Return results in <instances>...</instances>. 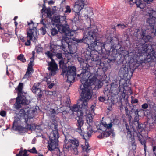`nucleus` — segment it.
Instances as JSON below:
<instances>
[{
    "instance_id": "nucleus-1",
    "label": "nucleus",
    "mask_w": 156,
    "mask_h": 156,
    "mask_svg": "<svg viewBox=\"0 0 156 156\" xmlns=\"http://www.w3.org/2000/svg\"><path fill=\"white\" fill-rule=\"evenodd\" d=\"M82 76L80 80L82 84L80 86L81 90L82 91L81 95L82 98L81 100L82 101L81 114L87 116L86 121L87 123L90 126L92 124L93 117L94 116V108L95 106L92 105L87 110V99L91 98V87L93 85L98 86L100 87L102 86V83L101 80L97 79L98 73L97 71L91 73L88 70L83 69L81 74Z\"/></svg>"
},
{
    "instance_id": "nucleus-2",
    "label": "nucleus",
    "mask_w": 156,
    "mask_h": 156,
    "mask_svg": "<svg viewBox=\"0 0 156 156\" xmlns=\"http://www.w3.org/2000/svg\"><path fill=\"white\" fill-rule=\"evenodd\" d=\"M58 28L60 31L64 33L66 36L64 40L68 44L70 53L71 54H74L76 51H72V46L69 45L67 39L69 41V39L72 40L78 43L83 42L86 44L89 48L92 51H100L104 48L103 43L99 41L98 30L95 25L89 28L87 31L84 33L83 38L80 39L75 37L76 35L75 32L70 31L68 25H67L65 27L60 26Z\"/></svg>"
},
{
    "instance_id": "nucleus-3",
    "label": "nucleus",
    "mask_w": 156,
    "mask_h": 156,
    "mask_svg": "<svg viewBox=\"0 0 156 156\" xmlns=\"http://www.w3.org/2000/svg\"><path fill=\"white\" fill-rule=\"evenodd\" d=\"M146 16L148 17L146 20V22L149 24L150 27V29L149 30L148 29H145L143 28L141 30V31L139 29H136V31L134 34L136 35L139 32L140 36L145 42H147L152 39V37L149 34H153L154 35H155L154 33L152 32L153 30H152V27L150 26V24L147 22V20L148 19H151V20H155V22L153 25L154 27V29H156V27H155V26H156V12L154 11L153 10H150L148 11Z\"/></svg>"
},
{
    "instance_id": "nucleus-4",
    "label": "nucleus",
    "mask_w": 156,
    "mask_h": 156,
    "mask_svg": "<svg viewBox=\"0 0 156 156\" xmlns=\"http://www.w3.org/2000/svg\"><path fill=\"white\" fill-rule=\"evenodd\" d=\"M50 127L52 131L49 136V140L48 141V148L50 151H51L55 149L58 145L59 135L57 123H52Z\"/></svg>"
},
{
    "instance_id": "nucleus-5",
    "label": "nucleus",
    "mask_w": 156,
    "mask_h": 156,
    "mask_svg": "<svg viewBox=\"0 0 156 156\" xmlns=\"http://www.w3.org/2000/svg\"><path fill=\"white\" fill-rule=\"evenodd\" d=\"M50 47V51L45 52V54L51 60V62H48L49 67H48V69L50 71L51 75H54L56 74V71L58 69V65L55 63L52 57L56 54L57 49L59 48V46L52 45H51Z\"/></svg>"
},
{
    "instance_id": "nucleus-6",
    "label": "nucleus",
    "mask_w": 156,
    "mask_h": 156,
    "mask_svg": "<svg viewBox=\"0 0 156 156\" xmlns=\"http://www.w3.org/2000/svg\"><path fill=\"white\" fill-rule=\"evenodd\" d=\"M23 87V83H20L15 90L17 91L18 97L16 98V102L14 104V108L16 109H19L21 106V105H28L30 101L26 99V97L23 94L22 90Z\"/></svg>"
},
{
    "instance_id": "nucleus-7",
    "label": "nucleus",
    "mask_w": 156,
    "mask_h": 156,
    "mask_svg": "<svg viewBox=\"0 0 156 156\" xmlns=\"http://www.w3.org/2000/svg\"><path fill=\"white\" fill-rule=\"evenodd\" d=\"M103 43L104 44V48L100 50V51H103V49H104L106 52V54H107V55L108 56L111 55L112 56H114V55L116 54L117 51L116 49L114 48H111L110 49V50L112 49V51H110L109 50H107L105 48V45L104 44V43ZM92 51L90 53V55L89 56V58H88V57L87 58V57L86 56V59L87 63L91 62V61L96 62L98 61L99 59V57L98 56V55L96 54H94L93 51L97 52L98 51H96L95 50Z\"/></svg>"
},
{
    "instance_id": "nucleus-8",
    "label": "nucleus",
    "mask_w": 156,
    "mask_h": 156,
    "mask_svg": "<svg viewBox=\"0 0 156 156\" xmlns=\"http://www.w3.org/2000/svg\"><path fill=\"white\" fill-rule=\"evenodd\" d=\"M28 25L29 26V29L27 30V42H26V38L25 37H23L21 39L22 41L25 42V44L27 46L30 45V41L33 37V33L36 31V28L34 27V23L32 21H31L30 22H28Z\"/></svg>"
},
{
    "instance_id": "nucleus-9",
    "label": "nucleus",
    "mask_w": 156,
    "mask_h": 156,
    "mask_svg": "<svg viewBox=\"0 0 156 156\" xmlns=\"http://www.w3.org/2000/svg\"><path fill=\"white\" fill-rule=\"evenodd\" d=\"M76 68L74 66H68L67 71L65 74V75L67 78V81L72 83L74 82L76 76Z\"/></svg>"
},
{
    "instance_id": "nucleus-10",
    "label": "nucleus",
    "mask_w": 156,
    "mask_h": 156,
    "mask_svg": "<svg viewBox=\"0 0 156 156\" xmlns=\"http://www.w3.org/2000/svg\"><path fill=\"white\" fill-rule=\"evenodd\" d=\"M124 90L125 87L124 85L121 87L119 81L114 80L111 84L110 90L113 94H117L120 91L124 92Z\"/></svg>"
},
{
    "instance_id": "nucleus-11",
    "label": "nucleus",
    "mask_w": 156,
    "mask_h": 156,
    "mask_svg": "<svg viewBox=\"0 0 156 156\" xmlns=\"http://www.w3.org/2000/svg\"><path fill=\"white\" fill-rule=\"evenodd\" d=\"M88 131L86 133H85V136H86V137L85 135H83V138L85 140V145H82V147L84 151L88 152L90 149V147L89 146L88 140L91 136V134L93 132L92 129L90 127L88 128Z\"/></svg>"
},
{
    "instance_id": "nucleus-12",
    "label": "nucleus",
    "mask_w": 156,
    "mask_h": 156,
    "mask_svg": "<svg viewBox=\"0 0 156 156\" xmlns=\"http://www.w3.org/2000/svg\"><path fill=\"white\" fill-rule=\"evenodd\" d=\"M28 108H23L21 110V111L23 112L24 114L27 115V118L25 119V122L27 124L25 128H24L26 130H28L32 131L33 130H34L35 128V126L33 124H27V122L28 121V119H30L31 118H32L33 117L29 116V113L30 112V108L29 107H28Z\"/></svg>"
},
{
    "instance_id": "nucleus-13",
    "label": "nucleus",
    "mask_w": 156,
    "mask_h": 156,
    "mask_svg": "<svg viewBox=\"0 0 156 156\" xmlns=\"http://www.w3.org/2000/svg\"><path fill=\"white\" fill-rule=\"evenodd\" d=\"M132 74V72L131 71L129 72L128 68L126 67L121 68L119 73V76L122 78L127 79L131 78Z\"/></svg>"
},
{
    "instance_id": "nucleus-14",
    "label": "nucleus",
    "mask_w": 156,
    "mask_h": 156,
    "mask_svg": "<svg viewBox=\"0 0 156 156\" xmlns=\"http://www.w3.org/2000/svg\"><path fill=\"white\" fill-rule=\"evenodd\" d=\"M65 20L66 17L61 16L60 15L53 16V18L52 20L54 22L57 23H63V24H58L56 26L59 31L62 33H62L59 30L58 27L60 26H62L64 27H66V25H68L67 22Z\"/></svg>"
},
{
    "instance_id": "nucleus-15",
    "label": "nucleus",
    "mask_w": 156,
    "mask_h": 156,
    "mask_svg": "<svg viewBox=\"0 0 156 156\" xmlns=\"http://www.w3.org/2000/svg\"><path fill=\"white\" fill-rule=\"evenodd\" d=\"M86 5V0H78L75 3L73 10L76 13H79Z\"/></svg>"
},
{
    "instance_id": "nucleus-16",
    "label": "nucleus",
    "mask_w": 156,
    "mask_h": 156,
    "mask_svg": "<svg viewBox=\"0 0 156 156\" xmlns=\"http://www.w3.org/2000/svg\"><path fill=\"white\" fill-rule=\"evenodd\" d=\"M132 127L134 132L137 131L139 132L142 131L143 129V128L141 127V124L139 123V115H136L134 118Z\"/></svg>"
},
{
    "instance_id": "nucleus-17",
    "label": "nucleus",
    "mask_w": 156,
    "mask_h": 156,
    "mask_svg": "<svg viewBox=\"0 0 156 156\" xmlns=\"http://www.w3.org/2000/svg\"><path fill=\"white\" fill-rule=\"evenodd\" d=\"M69 141H71V143L72 145V146L73 147V154L75 155H77L78 154L77 148L79 145V141L76 138H74L73 139H69Z\"/></svg>"
},
{
    "instance_id": "nucleus-18",
    "label": "nucleus",
    "mask_w": 156,
    "mask_h": 156,
    "mask_svg": "<svg viewBox=\"0 0 156 156\" xmlns=\"http://www.w3.org/2000/svg\"><path fill=\"white\" fill-rule=\"evenodd\" d=\"M81 105H79L78 106L77 105H75L72 107H68L67 108L70 112H72V115H73V112H77L78 113H80V116H83L81 112L82 111V109H81Z\"/></svg>"
},
{
    "instance_id": "nucleus-19",
    "label": "nucleus",
    "mask_w": 156,
    "mask_h": 156,
    "mask_svg": "<svg viewBox=\"0 0 156 156\" xmlns=\"http://www.w3.org/2000/svg\"><path fill=\"white\" fill-rule=\"evenodd\" d=\"M153 0H136L135 3L137 7L143 9L146 5L145 2L147 3H150Z\"/></svg>"
},
{
    "instance_id": "nucleus-20",
    "label": "nucleus",
    "mask_w": 156,
    "mask_h": 156,
    "mask_svg": "<svg viewBox=\"0 0 156 156\" xmlns=\"http://www.w3.org/2000/svg\"><path fill=\"white\" fill-rule=\"evenodd\" d=\"M63 147L64 148L71 150L73 153L74 152L73 151V147L72 146L71 141H69V139L67 140L66 138L65 139V144L63 146Z\"/></svg>"
},
{
    "instance_id": "nucleus-21",
    "label": "nucleus",
    "mask_w": 156,
    "mask_h": 156,
    "mask_svg": "<svg viewBox=\"0 0 156 156\" xmlns=\"http://www.w3.org/2000/svg\"><path fill=\"white\" fill-rule=\"evenodd\" d=\"M59 67L62 70V74L64 76L65 73H66V71L67 70L66 65L64 63V60L63 59H61L59 61Z\"/></svg>"
},
{
    "instance_id": "nucleus-22",
    "label": "nucleus",
    "mask_w": 156,
    "mask_h": 156,
    "mask_svg": "<svg viewBox=\"0 0 156 156\" xmlns=\"http://www.w3.org/2000/svg\"><path fill=\"white\" fill-rule=\"evenodd\" d=\"M40 83H35L32 88V91L34 93H36L38 91H41V89L39 87Z\"/></svg>"
},
{
    "instance_id": "nucleus-23",
    "label": "nucleus",
    "mask_w": 156,
    "mask_h": 156,
    "mask_svg": "<svg viewBox=\"0 0 156 156\" xmlns=\"http://www.w3.org/2000/svg\"><path fill=\"white\" fill-rule=\"evenodd\" d=\"M101 125L103 126V130L104 132L106 131L107 130L111 129L112 126V125L111 122L108 124H107L105 122H102Z\"/></svg>"
},
{
    "instance_id": "nucleus-24",
    "label": "nucleus",
    "mask_w": 156,
    "mask_h": 156,
    "mask_svg": "<svg viewBox=\"0 0 156 156\" xmlns=\"http://www.w3.org/2000/svg\"><path fill=\"white\" fill-rule=\"evenodd\" d=\"M82 116L80 115V116L78 117V119L77 120V126H80L81 127L83 125L84 122L83 120L82 117Z\"/></svg>"
},
{
    "instance_id": "nucleus-25",
    "label": "nucleus",
    "mask_w": 156,
    "mask_h": 156,
    "mask_svg": "<svg viewBox=\"0 0 156 156\" xmlns=\"http://www.w3.org/2000/svg\"><path fill=\"white\" fill-rule=\"evenodd\" d=\"M89 125V127H88L87 128V130L86 131V133H84V134H83V133L82 132V130L81 129V127H80V126H78V128L76 129V131L78 132L82 136V137L83 138V135H85V134L86 133H87V132L88 131V128L90 127L92 129V126L91 125L90 126ZM85 136V137H86V136Z\"/></svg>"
},
{
    "instance_id": "nucleus-26",
    "label": "nucleus",
    "mask_w": 156,
    "mask_h": 156,
    "mask_svg": "<svg viewBox=\"0 0 156 156\" xmlns=\"http://www.w3.org/2000/svg\"><path fill=\"white\" fill-rule=\"evenodd\" d=\"M33 72V69H32L30 68H27L26 73L25 75V77L26 78H28L30 77V74L31 73Z\"/></svg>"
},
{
    "instance_id": "nucleus-27",
    "label": "nucleus",
    "mask_w": 156,
    "mask_h": 156,
    "mask_svg": "<svg viewBox=\"0 0 156 156\" xmlns=\"http://www.w3.org/2000/svg\"><path fill=\"white\" fill-rule=\"evenodd\" d=\"M102 122H101L97 123L96 124V126L98 130H100L102 131V133H103L104 132V130H103V129H104V128H103V126L101 125Z\"/></svg>"
},
{
    "instance_id": "nucleus-28",
    "label": "nucleus",
    "mask_w": 156,
    "mask_h": 156,
    "mask_svg": "<svg viewBox=\"0 0 156 156\" xmlns=\"http://www.w3.org/2000/svg\"><path fill=\"white\" fill-rule=\"evenodd\" d=\"M17 125V122L15 120L13 123V126L12 127L13 128H14L15 127H16L15 128V129L16 130H18L19 131H21L22 127L20 126H16Z\"/></svg>"
},
{
    "instance_id": "nucleus-29",
    "label": "nucleus",
    "mask_w": 156,
    "mask_h": 156,
    "mask_svg": "<svg viewBox=\"0 0 156 156\" xmlns=\"http://www.w3.org/2000/svg\"><path fill=\"white\" fill-rule=\"evenodd\" d=\"M27 150H24L23 151L21 150L19 154H17L16 156H28L27 155Z\"/></svg>"
},
{
    "instance_id": "nucleus-30",
    "label": "nucleus",
    "mask_w": 156,
    "mask_h": 156,
    "mask_svg": "<svg viewBox=\"0 0 156 156\" xmlns=\"http://www.w3.org/2000/svg\"><path fill=\"white\" fill-rule=\"evenodd\" d=\"M70 111L69 112L67 110L63 111L62 112V114L63 115V118H65L66 116L68 117H70L69 115L70 113Z\"/></svg>"
},
{
    "instance_id": "nucleus-31",
    "label": "nucleus",
    "mask_w": 156,
    "mask_h": 156,
    "mask_svg": "<svg viewBox=\"0 0 156 156\" xmlns=\"http://www.w3.org/2000/svg\"><path fill=\"white\" fill-rule=\"evenodd\" d=\"M48 112L51 116H54L56 114V111L53 108L49 109L48 111Z\"/></svg>"
},
{
    "instance_id": "nucleus-32",
    "label": "nucleus",
    "mask_w": 156,
    "mask_h": 156,
    "mask_svg": "<svg viewBox=\"0 0 156 156\" xmlns=\"http://www.w3.org/2000/svg\"><path fill=\"white\" fill-rule=\"evenodd\" d=\"M27 151L32 154H37L38 153L35 147H33L31 149L28 150Z\"/></svg>"
},
{
    "instance_id": "nucleus-33",
    "label": "nucleus",
    "mask_w": 156,
    "mask_h": 156,
    "mask_svg": "<svg viewBox=\"0 0 156 156\" xmlns=\"http://www.w3.org/2000/svg\"><path fill=\"white\" fill-rule=\"evenodd\" d=\"M51 35L54 36L58 34V31L56 28H52L51 30Z\"/></svg>"
},
{
    "instance_id": "nucleus-34",
    "label": "nucleus",
    "mask_w": 156,
    "mask_h": 156,
    "mask_svg": "<svg viewBox=\"0 0 156 156\" xmlns=\"http://www.w3.org/2000/svg\"><path fill=\"white\" fill-rule=\"evenodd\" d=\"M109 97H101L100 96L99 98V100L101 102H104L105 101L108 100L109 99Z\"/></svg>"
},
{
    "instance_id": "nucleus-35",
    "label": "nucleus",
    "mask_w": 156,
    "mask_h": 156,
    "mask_svg": "<svg viewBox=\"0 0 156 156\" xmlns=\"http://www.w3.org/2000/svg\"><path fill=\"white\" fill-rule=\"evenodd\" d=\"M17 59L20 60L23 62H24L26 61L25 59L24 58V55L23 54H21L20 55L17 57Z\"/></svg>"
},
{
    "instance_id": "nucleus-36",
    "label": "nucleus",
    "mask_w": 156,
    "mask_h": 156,
    "mask_svg": "<svg viewBox=\"0 0 156 156\" xmlns=\"http://www.w3.org/2000/svg\"><path fill=\"white\" fill-rule=\"evenodd\" d=\"M66 9L65 11V12L66 13L69 14L71 12L72 10L71 8L69 5H67L66 6Z\"/></svg>"
},
{
    "instance_id": "nucleus-37",
    "label": "nucleus",
    "mask_w": 156,
    "mask_h": 156,
    "mask_svg": "<svg viewBox=\"0 0 156 156\" xmlns=\"http://www.w3.org/2000/svg\"><path fill=\"white\" fill-rule=\"evenodd\" d=\"M33 61L34 60H33V59L31 60L30 59V62L28 65V68L30 69L31 68V69H33L32 67L34 65V63H33Z\"/></svg>"
},
{
    "instance_id": "nucleus-38",
    "label": "nucleus",
    "mask_w": 156,
    "mask_h": 156,
    "mask_svg": "<svg viewBox=\"0 0 156 156\" xmlns=\"http://www.w3.org/2000/svg\"><path fill=\"white\" fill-rule=\"evenodd\" d=\"M152 57V58H155V60H153L154 61L153 62H155V63L154 64V67H155V69H156V55H155L154 56H153ZM154 95L155 96V97H156V90H155L154 93Z\"/></svg>"
},
{
    "instance_id": "nucleus-39",
    "label": "nucleus",
    "mask_w": 156,
    "mask_h": 156,
    "mask_svg": "<svg viewBox=\"0 0 156 156\" xmlns=\"http://www.w3.org/2000/svg\"><path fill=\"white\" fill-rule=\"evenodd\" d=\"M78 60L80 63L81 66H83V64L84 62V60L81 58H78Z\"/></svg>"
},
{
    "instance_id": "nucleus-40",
    "label": "nucleus",
    "mask_w": 156,
    "mask_h": 156,
    "mask_svg": "<svg viewBox=\"0 0 156 156\" xmlns=\"http://www.w3.org/2000/svg\"><path fill=\"white\" fill-rule=\"evenodd\" d=\"M117 27H119V29H124V28L126 27V26L125 25H124L123 24H118L117 25Z\"/></svg>"
},
{
    "instance_id": "nucleus-41",
    "label": "nucleus",
    "mask_w": 156,
    "mask_h": 156,
    "mask_svg": "<svg viewBox=\"0 0 156 156\" xmlns=\"http://www.w3.org/2000/svg\"><path fill=\"white\" fill-rule=\"evenodd\" d=\"M132 100H131V102L132 104L137 103L138 102V100L137 99H133V97H132Z\"/></svg>"
},
{
    "instance_id": "nucleus-42",
    "label": "nucleus",
    "mask_w": 156,
    "mask_h": 156,
    "mask_svg": "<svg viewBox=\"0 0 156 156\" xmlns=\"http://www.w3.org/2000/svg\"><path fill=\"white\" fill-rule=\"evenodd\" d=\"M47 84L48 85V88L50 89L52 88L55 85L54 83H51L50 82H48L47 83Z\"/></svg>"
},
{
    "instance_id": "nucleus-43",
    "label": "nucleus",
    "mask_w": 156,
    "mask_h": 156,
    "mask_svg": "<svg viewBox=\"0 0 156 156\" xmlns=\"http://www.w3.org/2000/svg\"><path fill=\"white\" fill-rule=\"evenodd\" d=\"M56 56L57 58H58V59H61L62 58V59H63L62 56V54L60 53H57L56 54Z\"/></svg>"
},
{
    "instance_id": "nucleus-44",
    "label": "nucleus",
    "mask_w": 156,
    "mask_h": 156,
    "mask_svg": "<svg viewBox=\"0 0 156 156\" xmlns=\"http://www.w3.org/2000/svg\"><path fill=\"white\" fill-rule=\"evenodd\" d=\"M0 115L3 117H5L6 115V112L4 110L1 111L0 112Z\"/></svg>"
},
{
    "instance_id": "nucleus-45",
    "label": "nucleus",
    "mask_w": 156,
    "mask_h": 156,
    "mask_svg": "<svg viewBox=\"0 0 156 156\" xmlns=\"http://www.w3.org/2000/svg\"><path fill=\"white\" fill-rule=\"evenodd\" d=\"M148 104L147 103H144L142 105V108L143 109H147L148 108Z\"/></svg>"
},
{
    "instance_id": "nucleus-46",
    "label": "nucleus",
    "mask_w": 156,
    "mask_h": 156,
    "mask_svg": "<svg viewBox=\"0 0 156 156\" xmlns=\"http://www.w3.org/2000/svg\"><path fill=\"white\" fill-rule=\"evenodd\" d=\"M41 34L43 35H44L46 33V30L45 28L44 27H42L41 28Z\"/></svg>"
},
{
    "instance_id": "nucleus-47",
    "label": "nucleus",
    "mask_w": 156,
    "mask_h": 156,
    "mask_svg": "<svg viewBox=\"0 0 156 156\" xmlns=\"http://www.w3.org/2000/svg\"><path fill=\"white\" fill-rule=\"evenodd\" d=\"M46 9L44 6V4L43 5L42 9L41 10V12L42 13H43L44 12H46Z\"/></svg>"
},
{
    "instance_id": "nucleus-48",
    "label": "nucleus",
    "mask_w": 156,
    "mask_h": 156,
    "mask_svg": "<svg viewBox=\"0 0 156 156\" xmlns=\"http://www.w3.org/2000/svg\"><path fill=\"white\" fill-rule=\"evenodd\" d=\"M42 50V48L40 47H37V49L36 51L37 52L39 53V52L41 51Z\"/></svg>"
},
{
    "instance_id": "nucleus-49",
    "label": "nucleus",
    "mask_w": 156,
    "mask_h": 156,
    "mask_svg": "<svg viewBox=\"0 0 156 156\" xmlns=\"http://www.w3.org/2000/svg\"><path fill=\"white\" fill-rule=\"evenodd\" d=\"M49 78H50V77L49 76L45 77L44 78L43 80L46 81L48 83V82H49L48 80Z\"/></svg>"
},
{
    "instance_id": "nucleus-50",
    "label": "nucleus",
    "mask_w": 156,
    "mask_h": 156,
    "mask_svg": "<svg viewBox=\"0 0 156 156\" xmlns=\"http://www.w3.org/2000/svg\"><path fill=\"white\" fill-rule=\"evenodd\" d=\"M153 151L155 156H156V146H153Z\"/></svg>"
},
{
    "instance_id": "nucleus-51",
    "label": "nucleus",
    "mask_w": 156,
    "mask_h": 156,
    "mask_svg": "<svg viewBox=\"0 0 156 156\" xmlns=\"http://www.w3.org/2000/svg\"><path fill=\"white\" fill-rule=\"evenodd\" d=\"M140 142L142 145H144V146H145V145H146L145 141V140L143 141L141 139H140Z\"/></svg>"
},
{
    "instance_id": "nucleus-52",
    "label": "nucleus",
    "mask_w": 156,
    "mask_h": 156,
    "mask_svg": "<svg viewBox=\"0 0 156 156\" xmlns=\"http://www.w3.org/2000/svg\"><path fill=\"white\" fill-rule=\"evenodd\" d=\"M32 54L33 55L32 57L30 58V59L31 60L33 59V60H34V55L35 54V52L34 51H33L32 52Z\"/></svg>"
},
{
    "instance_id": "nucleus-53",
    "label": "nucleus",
    "mask_w": 156,
    "mask_h": 156,
    "mask_svg": "<svg viewBox=\"0 0 156 156\" xmlns=\"http://www.w3.org/2000/svg\"><path fill=\"white\" fill-rule=\"evenodd\" d=\"M39 92L38 93V98H40L42 97V91L41 90V91H39Z\"/></svg>"
},
{
    "instance_id": "nucleus-54",
    "label": "nucleus",
    "mask_w": 156,
    "mask_h": 156,
    "mask_svg": "<svg viewBox=\"0 0 156 156\" xmlns=\"http://www.w3.org/2000/svg\"><path fill=\"white\" fill-rule=\"evenodd\" d=\"M112 130H111L110 131L106 132V133L108 134V136H109L112 133Z\"/></svg>"
},
{
    "instance_id": "nucleus-55",
    "label": "nucleus",
    "mask_w": 156,
    "mask_h": 156,
    "mask_svg": "<svg viewBox=\"0 0 156 156\" xmlns=\"http://www.w3.org/2000/svg\"><path fill=\"white\" fill-rule=\"evenodd\" d=\"M127 133L128 135H129L130 136H131V135H132L131 132V131H130V129L127 130Z\"/></svg>"
},
{
    "instance_id": "nucleus-56",
    "label": "nucleus",
    "mask_w": 156,
    "mask_h": 156,
    "mask_svg": "<svg viewBox=\"0 0 156 156\" xmlns=\"http://www.w3.org/2000/svg\"><path fill=\"white\" fill-rule=\"evenodd\" d=\"M9 86L10 87H12L13 86V84L12 82H10L9 83Z\"/></svg>"
},
{
    "instance_id": "nucleus-57",
    "label": "nucleus",
    "mask_w": 156,
    "mask_h": 156,
    "mask_svg": "<svg viewBox=\"0 0 156 156\" xmlns=\"http://www.w3.org/2000/svg\"><path fill=\"white\" fill-rule=\"evenodd\" d=\"M133 0H129V2H130V5H133L134 4V3L136 4V3H135V1L134 2H132Z\"/></svg>"
},
{
    "instance_id": "nucleus-58",
    "label": "nucleus",
    "mask_w": 156,
    "mask_h": 156,
    "mask_svg": "<svg viewBox=\"0 0 156 156\" xmlns=\"http://www.w3.org/2000/svg\"><path fill=\"white\" fill-rule=\"evenodd\" d=\"M103 136H104V135H102V133H101V135H99L98 136V137L99 138H102V137H103Z\"/></svg>"
},
{
    "instance_id": "nucleus-59",
    "label": "nucleus",
    "mask_w": 156,
    "mask_h": 156,
    "mask_svg": "<svg viewBox=\"0 0 156 156\" xmlns=\"http://www.w3.org/2000/svg\"><path fill=\"white\" fill-rule=\"evenodd\" d=\"M126 129L127 130L129 129V126L127 124L126 125Z\"/></svg>"
},
{
    "instance_id": "nucleus-60",
    "label": "nucleus",
    "mask_w": 156,
    "mask_h": 156,
    "mask_svg": "<svg viewBox=\"0 0 156 156\" xmlns=\"http://www.w3.org/2000/svg\"><path fill=\"white\" fill-rule=\"evenodd\" d=\"M48 4H51L53 3V1L52 0L48 2Z\"/></svg>"
},
{
    "instance_id": "nucleus-61",
    "label": "nucleus",
    "mask_w": 156,
    "mask_h": 156,
    "mask_svg": "<svg viewBox=\"0 0 156 156\" xmlns=\"http://www.w3.org/2000/svg\"><path fill=\"white\" fill-rule=\"evenodd\" d=\"M35 139H33L32 140V144H34L35 143Z\"/></svg>"
},
{
    "instance_id": "nucleus-62",
    "label": "nucleus",
    "mask_w": 156,
    "mask_h": 156,
    "mask_svg": "<svg viewBox=\"0 0 156 156\" xmlns=\"http://www.w3.org/2000/svg\"><path fill=\"white\" fill-rule=\"evenodd\" d=\"M125 112H128L129 110H128V109L127 108V107H125Z\"/></svg>"
},
{
    "instance_id": "nucleus-63",
    "label": "nucleus",
    "mask_w": 156,
    "mask_h": 156,
    "mask_svg": "<svg viewBox=\"0 0 156 156\" xmlns=\"http://www.w3.org/2000/svg\"><path fill=\"white\" fill-rule=\"evenodd\" d=\"M126 112V115H129V111H128V112Z\"/></svg>"
},
{
    "instance_id": "nucleus-64",
    "label": "nucleus",
    "mask_w": 156,
    "mask_h": 156,
    "mask_svg": "<svg viewBox=\"0 0 156 156\" xmlns=\"http://www.w3.org/2000/svg\"><path fill=\"white\" fill-rule=\"evenodd\" d=\"M17 18H18V17H17V16H15V17L14 18V20H16L17 19Z\"/></svg>"
}]
</instances>
